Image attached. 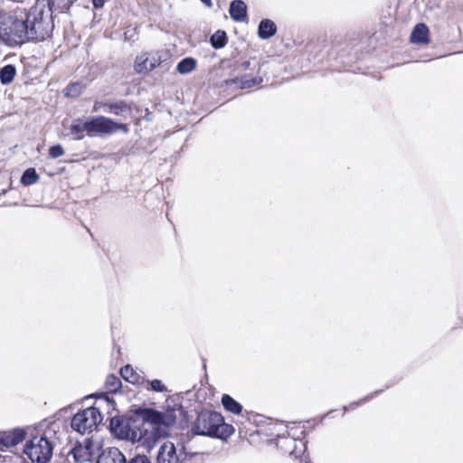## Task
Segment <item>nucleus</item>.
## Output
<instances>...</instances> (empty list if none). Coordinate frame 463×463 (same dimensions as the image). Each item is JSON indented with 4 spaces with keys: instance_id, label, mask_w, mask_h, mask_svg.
Masks as SVG:
<instances>
[{
    "instance_id": "4be33fe9",
    "label": "nucleus",
    "mask_w": 463,
    "mask_h": 463,
    "mask_svg": "<svg viewBox=\"0 0 463 463\" xmlns=\"http://www.w3.org/2000/svg\"><path fill=\"white\" fill-rule=\"evenodd\" d=\"M129 111L130 106L125 100L110 102V105H109V113H112L117 116H122Z\"/></svg>"
},
{
    "instance_id": "473e14b6",
    "label": "nucleus",
    "mask_w": 463,
    "mask_h": 463,
    "mask_svg": "<svg viewBox=\"0 0 463 463\" xmlns=\"http://www.w3.org/2000/svg\"><path fill=\"white\" fill-rule=\"evenodd\" d=\"M106 0H92L94 7L100 8L104 5Z\"/></svg>"
},
{
    "instance_id": "20e7f679",
    "label": "nucleus",
    "mask_w": 463,
    "mask_h": 463,
    "mask_svg": "<svg viewBox=\"0 0 463 463\" xmlns=\"http://www.w3.org/2000/svg\"><path fill=\"white\" fill-rule=\"evenodd\" d=\"M53 446L45 437H33L27 441L24 452L33 461L36 463H47L52 456Z\"/></svg>"
},
{
    "instance_id": "72a5a7b5",
    "label": "nucleus",
    "mask_w": 463,
    "mask_h": 463,
    "mask_svg": "<svg viewBox=\"0 0 463 463\" xmlns=\"http://www.w3.org/2000/svg\"><path fill=\"white\" fill-rule=\"evenodd\" d=\"M250 65V62L249 61H244V62L242 63V67H243L244 69H248Z\"/></svg>"
},
{
    "instance_id": "39448f33",
    "label": "nucleus",
    "mask_w": 463,
    "mask_h": 463,
    "mask_svg": "<svg viewBox=\"0 0 463 463\" xmlns=\"http://www.w3.org/2000/svg\"><path fill=\"white\" fill-rule=\"evenodd\" d=\"M102 420L99 411L95 407H90L76 413L71 421L73 430L84 434L91 432Z\"/></svg>"
},
{
    "instance_id": "0eeeda50",
    "label": "nucleus",
    "mask_w": 463,
    "mask_h": 463,
    "mask_svg": "<svg viewBox=\"0 0 463 463\" xmlns=\"http://www.w3.org/2000/svg\"><path fill=\"white\" fill-rule=\"evenodd\" d=\"M197 456L195 452H189L184 447L178 451L172 442H165L161 445L157 454V463H188L194 457Z\"/></svg>"
},
{
    "instance_id": "423d86ee",
    "label": "nucleus",
    "mask_w": 463,
    "mask_h": 463,
    "mask_svg": "<svg viewBox=\"0 0 463 463\" xmlns=\"http://www.w3.org/2000/svg\"><path fill=\"white\" fill-rule=\"evenodd\" d=\"M89 137L96 135H109L118 130L128 133V128L126 124L118 123L109 118L103 116L92 117L87 119Z\"/></svg>"
},
{
    "instance_id": "9b49d317",
    "label": "nucleus",
    "mask_w": 463,
    "mask_h": 463,
    "mask_svg": "<svg viewBox=\"0 0 463 463\" xmlns=\"http://www.w3.org/2000/svg\"><path fill=\"white\" fill-rule=\"evenodd\" d=\"M25 438V432L23 429H14L8 431L0 432L1 449H11L21 443Z\"/></svg>"
},
{
    "instance_id": "7c9ffc66",
    "label": "nucleus",
    "mask_w": 463,
    "mask_h": 463,
    "mask_svg": "<svg viewBox=\"0 0 463 463\" xmlns=\"http://www.w3.org/2000/svg\"><path fill=\"white\" fill-rule=\"evenodd\" d=\"M81 85L80 83H73L67 88V94L71 96H78L80 93Z\"/></svg>"
},
{
    "instance_id": "aec40b11",
    "label": "nucleus",
    "mask_w": 463,
    "mask_h": 463,
    "mask_svg": "<svg viewBox=\"0 0 463 463\" xmlns=\"http://www.w3.org/2000/svg\"><path fill=\"white\" fill-rule=\"evenodd\" d=\"M16 75V69L12 64H7L0 70V81L4 85L11 83Z\"/></svg>"
},
{
    "instance_id": "f8f14e48",
    "label": "nucleus",
    "mask_w": 463,
    "mask_h": 463,
    "mask_svg": "<svg viewBox=\"0 0 463 463\" xmlns=\"http://www.w3.org/2000/svg\"><path fill=\"white\" fill-rule=\"evenodd\" d=\"M125 455L118 448H109L102 451L96 463H125Z\"/></svg>"
},
{
    "instance_id": "6ab92c4d",
    "label": "nucleus",
    "mask_w": 463,
    "mask_h": 463,
    "mask_svg": "<svg viewBox=\"0 0 463 463\" xmlns=\"http://www.w3.org/2000/svg\"><path fill=\"white\" fill-rule=\"evenodd\" d=\"M197 61L192 57H186L181 60L176 67L177 71L180 74H188L195 70Z\"/></svg>"
},
{
    "instance_id": "9d476101",
    "label": "nucleus",
    "mask_w": 463,
    "mask_h": 463,
    "mask_svg": "<svg viewBox=\"0 0 463 463\" xmlns=\"http://www.w3.org/2000/svg\"><path fill=\"white\" fill-rule=\"evenodd\" d=\"M160 58L156 54L142 53L137 56L134 69L139 74H146L160 64Z\"/></svg>"
},
{
    "instance_id": "393cba45",
    "label": "nucleus",
    "mask_w": 463,
    "mask_h": 463,
    "mask_svg": "<svg viewBox=\"0 0 463 463\" xmlns=\"http://www.w3.org/2000/svg\"><path fill=\"white\" fill-rule=\"evenodd\" d=\"M226 43L227 37L224 31H217L211 36V43L215 49L224 47Z\"/></svg>"
},
{
    "instance_id": "a211bd4d",
    "label": "nucleus",
    "mask_w": 463,
    "mask_h": 463,
    "mask_svg": "<svg viewBox=\"0 0 463 463\" xmlns=\"http://www.w3.org/2000/svg\"><path fill=\"white\" fill-rule=\"evenodd\" d=\"M222 403L225 410L233 414H240L242 411V406L228 394L222 395Z\"/></svg>"
},
{
    "instance_id": "7ed1b4c3",
    "label": "nucleus",
    "mask_w": 463,
    "mask_h": 463,
    "mask_svg": "<svg viewBox=\"0 0 463 463\" xmlns=\"http://www.w3.org/2000/svg\"><path fill=\"white\" fill-rule=\"evenodd\" d=\"M167 417L158 411H150L146 420L142 422L141 428L137 431H133L131 439L133 440L144 439L148 441L150 439H156L163 438L168 434Z\"/></svg>"
},
{
    "instance_id": "dca6fc26",
    "label": "nucleus",
    "mask_w": 463,
    "mask_h": 463,
    "mask_svg": "<svg viewBox=\"0 0 463 463\" xmlns=\"http://www.w3.org/2000/svg\"><path fill=\"white\" fill-rule=\"evenodd\" d=\"M277 32L275 23L269 19H263L260 21L258 27V35L261 39H269L273 36Z\"/></svg>"
},
{
    "instance_id": "cd10ccee",
    "label": "nucleus",
    "mask_w": 463,
    "mask_h": 463,
    "mask_svg": "<svg viewBox=\"0 0 463 463\" xmlns=\"http://www.w3.org/2000/svg\"><path fill=\"white\" fill-rule=\"evenodd\" d=\"M49 155L55 159L64 155V150L61 145H55L50 147Z\"/></svg>"
},
{
    "instance_id": "f03ea898",
    "label": "nucleus",
    "mask_w": 463,
    "mask_h": 463,
    "mask_svg": "<svg viewBox=\"0 0 463 463\" xmlns=\"http://www.w3.org/2000/svg\"><path fill=\"white\" fill-rule=\"evenodd\" d=\"M194 430L197 435L226 439L233 433L234 430L232 425L224 423L220 413L203 411L198 414Z\"/></svg>"
},
{
    "instance_id": "f257e3e1",
    "label": "nucleus",
    "mask_w": 463,
    "mask_h": 463,
    "mask_svg": "<svg viewBox=\"0 0 463 463\" xmlns=\"http://www.w3.org/2000/svg\"><path fill=\"white\" fill-rule=\"evenodd\" d=\"M61 1L48 0L47 9L44 5H35L28 12L25 20H18L0 12V41L13 46L27 41L44 40L53 28L52 14L67 8L60 6Z\"/></svg>"
},
{
    "instance_id": "1a4fd4ad",
    "label": "nucleus",
    "mask_w": 463,
    "mask_h": 463,
    "mask_svg": "<svg viewBox=\"0 0 463 463\" xmlns=\"http://www.w3.org/2000/svg\"><path fill=\"white\" fill-rule=\"evenodd\" d=\"M277 446L285 453L298 458L306 451V443L302 439L278 435Z\"/></svg>"
},
{
    "instance_id": "ddd939ff",
    "label": "nucleus",
    "mask_w": 463,
    "mask_h": 463,
    "mask_svg": "<svg viewBox=\"0 0 463 463\" xmlns=\"http://www.w3.org/2000/svg\"><path fill=\"white\" fill-rule=\"evenodd\" d=\"M229 13L236 22H243L247 19V5L241 0H233L230 5Z\"/></svg>"
},
{
    "instance_id": "6e6552de",
    "label": "nucleus",
    "mask_w": 463,
    "mask_h": 463,
    "mask_svg": "<svg viewBox=\"0 0 463 463\" xmlns=\"http://www.w3.org/2000/svg\"><path fill=\"white\" fill-rule=\"evenodd\" d=\"M100 445L92 439H85L81 443H78L71 451L76 463H86L91 461L100 454Z\"/></svg>"
},
{
    "instance_id": "5701e85b",
    "label": "nucleus",
    "mask_w": 463,
    "mask_h": 463,
    "mask_svg": "<svg viewBox=\"0 0 463 463\" xmlns=\"http://www.w3.org/2000/svg\"><path fill=\"white\" fill-rule=\"evenodd\" d=\"M121 380L120 377H118L114 374H110L107 377L105 382V389L108 392L116 393L121 388Z\"/></svg>"
},
{
    "instance_id": "f704fd0d",
    "label": "nucleus",
    "mask_w": 463,
    "mask_h": 463,
    "mask_svg": "<svg viewBox=\"0 0 463 463\" xmlns=\"http://www.w3.org/2000/svg\"><path fill=\"white\" fill-rule=\"evenodd\" d=\"M203 4H205L207 6H212L211 0H201Z\"/></svg>"
},
{
    "instance_id": "bb28decb",
    "label": "nucleus",
    "mask_w": 463,
    "mask_h": 463,
    "mask_svg": "<svg viewBox=\"0 0 463 463\" xmlns=\"http://www.w3.org/2000/svg\"><path fill=\"white\" fill-rule=\"evenodd\" d=\"M144 383H146L147 385H149V387H146L147 390H151V391L156 392H167L166 386L163 383V382L161 380H158V379H155L152 381L145 380Z\"/></svg>"
},
{
    "instance_id": "4468645a",
    "label": "nucleus",
    "mask_w": 463,
    "mask_h": 463,
    "mask_svg": "<svg viewBox=\"0 0 463 463\" xmlns=\"http://www.w3.org/2000/svg\"><path fill=\"white\" fill-rule=\"evenodd\" d=\"M430 31L424 24H418L411 32V42L413 43L426 44L430 42Z\"/></svg>"
},
{
    "instance_id": "2eb2a0df",
    "label": "nucleus",
    "mask_w": 463,
    "mask_h": 463,
    "mask_svg": "<svg viewBox=\"0 0 463 463\" xmlns=\"http://www.w3.org/2000/svg\"><path fill=\"white\" fill-rule=\"evenodd\" d=\"M262 81L260 77H251L250 75H244L241 78H235L230 81H227L230 85H234L240 89H249L253 86L259 85Z\"/></svg>"
},
{
    "instance_id": "b1692460",
    "label": "nucleus",
    "mask_w": 463,
    "mask_h": 463,
    "mask_svg": "<svg viewBox=\"0 0 463 463\" xmlns=\"http://www.w3.org/2000/svg\"><path fill=\"white\" fill-rule=\"evenodd\" d=\"M38 180H39V175H37L34 168L26 169L21 177V183L24 185L33 184L37 183Z\"/></svg>"
},
{
    "instance_id": "c85d7f7f",
    "label": "nucleus",
    "mask_w": 463,
    "mask_h": 463,
    "mask_svg": "<svg viewBox=\"0 0 463 463\" xmlns=\"http://www.w3.org/2000/svg\"><path fill=\"white\" fill-rule=\"evenodd\" d=\"M125 463H151L149 458L145 455H137L128 460L125 458Z\"/></svg>"
},
{
    "instance_id": "a878e982",
    "label": "nucleus",
    "mask_w": 463,
    "mask_h": 463,
    "mask_svg": "<svg viewBox=\"0 0 463 463\" xmlns=\"http://www.w3.org/2000/svg\"><path fill=\"white\" fill-rule=\"evenodd\" d=\"M111 430L121 438H128V430L126 426H122L120 420L117 418L111 419Z\"/></svg>"
},
{
    "instance_id": "c756f323",
    "label": "nucleus",
    "mask_w": 463,
    "mask_h": 463,
    "mask_svg": "<svg viewBox=\"0 0 463 463\" xmlns=\"http://www.w3.org/2000/svg\"><path fill=\"white\" fill-rule=\"evenodd\" d=\"M109 105H110V102L95 101L92 111L98 112L103 110L105 112H109Z\"/></svg>"
},
{
    "instance_id": "2f4dec72",
    "label": "nucleus",
    "mask_w": 463,
    "mask_h": 463,
    "mask_svg": "<svg viewBox=\"0 0 463 463\" xmlns=\"http://www.w3.org/2000/svg\"><path fill=\"white\" fill-rule=\"evenodd\" d=\"M377 393H378V392H373V393H372V394H370V395H368V396H366V397H364V398L361 399L360 401H358V402H354V403H353V404H350V406H349V407H350L351 409H354L355 406H357V405H359V404H363V403H364V402H368L370 399H372L373 397H374Z\"/></svg>"
},
{
    "instance_id": "412c9836",
    "label": "nucleus",
    "mask_w": 463,
    "mask_h": 463,
    "mask_svg": "<svg viewBox=\"0 0 463 463\" xmlns=\"http://www.w3.org/2000/svg\"><path fill=\"white\" fill-rule=\"evenodd\" d=\"M86 131L89 135L88 121H82L81 119H76L71 126V134L76 136V139L80 140L83 138V132Z\"/></svg>"
},
{
    "instance_id": "f3484780",
    "label": "nucleus",
    "mask_w": 463,
    "mask_h": 463,
    "mask_svg": "<svg viewBox=\"0 0 463 463\" xmlns=\"http://www.w3.org/2000/svg\"><path fill=\"white\" fill-rule=\"evenodd\" d=\"M120 376L125 381L132 384H143L145 383V379L136 373L133 367L129 364H127L120 369Z\"/></svg>"
}]
</instances>
